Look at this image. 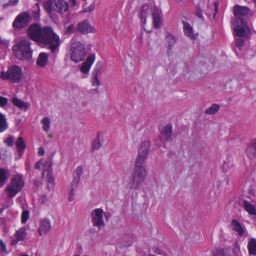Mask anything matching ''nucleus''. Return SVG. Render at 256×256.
Returning a JSON list of instances; mask_svg holds the SVG:
<instances>
[{
    "label": "nucleus",
    "mask_w": 256,
    "mask_h": 256,
    "mask_svg": "<svg viewBox=\"0 0 256 256\" xmlns=\"http://www.w3.org/2000/svg\"><path fill=\"white\" fill-rule=\"evenodd\" d=\"M246 152L248 157L250 159L256 156V140L248 147Z\"/></svg>",
    "instance_id": "5701e85b"
},
{
    "label": "nucleus",
    "mask_w": 256,
    "mask_h": 256,
    "mask_svg": "<svg viewBox=\"0 0 256 256\" xmlns=\"http://www.w3.org/2000/svg\"><path fill=\"white\" fill-rule=\"evenodd\" d=\"M16 146L18 154L20 156L23 154L26 148V144L22 136H20L18 138L16 142Z\"/></svg>",
    "instance_id": "412c9836"
},
{
    "label": "nucleus",
    "mask_w": 256,
    "mask_h": 256,
    "mask_svg": "<svg viewBox=\"0 0 256 256\" xmlns=\"http://www.w3.org/2000/svg\"><path fill=\"white\" fill-rule=\"evenodd\" d=\"M70 2L72 4V6H75L76 4V0H70Z\"/></svg>",
    "instance_id": "5fc2aeb1"
},
{
    "label": "nucleus",
    "mask_w": 256,
    "mask_h": 256,
    "mask_svg": "<svg viewBox=\"0 0 256 256\" xmlns=\"http://www.w3.org/2000/svg\"><path fill=\"white\" fill-rule=\"evenodd\" d=\"M54 0H48L45 2L44 6L47 13L50 14L54 10Z\"/></svg>",
    "instance_id": "7c9ffc66"
},
{
    "label": "nucleus",
    "mask_w": 256,
    "mask_h": 256,
    "mask_svg": "<svg viewBox=\"0 0 256 256\" xmlns=\"http://www.w3.org/2000/svg\"><path fill=\"white\" fill-rule=\"evenodd\" d=\"M95 60V56L94 54H90L86 61L82 64L80 70V72L84 74H88L92 64Z\"/></svg>",
    "instance_id": "dca6fc26"
},
{
    "label": "nucleus",
    "mask_w": 256,
    "mask_h": 256,
    "mask_svg": "<svg viewBox=\"0 0 256 256\" xmlns=\"http://www.w3.org/2000/svg\"><path fill=\"white\" fill-rule=\"evenodd\" d=\"M102 64L100 62H98L96 64L92 74V84L93 86H99L100 84L98 77V74L100 70Z\"/></svg>",
    "instance_id": "f3484780"
},
{
    "label": "nucleus",
    "mask_w": 256,
    "mask_h": 256,
    "mask_svg": "<svg viewBox=\"0 0 256 256\" xmlns=\"http://www.w3.org/2000/svg\"><path fill=\"white\" fill-rule=\"evenodd\" d=\"M8 128L6 116L0 112V132H3Z\"/></svg>",
    "instance_id": "a878e982"
},
{
    "label": "nucleus",
    "mask_w": 256,
    "mask_h": 256,
    "mask_svg": "<svg viewBox=\"0 0 256 256\" xmlns=\"http://www.w3.org/2000/svg\"><path fill=\"white\" fill-rule=\"evenodd\" d=\"M18 241L20 240L16 238V240H14L11 242V244L12 245H16L18 243Z\"/></svg>",
    "instance_id": "864d4df0"
},
{
    "label": "nucleus",
    "mask_w": 256,
    "mask_h": 256,
    "mask_svg": "<svg viewBox=\"0 0 256 256\" xmlns=\"http://www.w3.org/2000/svg\"><path fill=\"white\" fill-rule=\"evenodd\" d=\"M232 226L234 230L237 232L240 236H242L244 233V230L240 224L236 220H233L232 222Z\"/></svg>",
    "instance_id": "c85d7f7f"
},
{
    "label": "nucleus",
    "mask_w": 256,
    "mask_h": 256,
    "mask_svg": "<svg viewBox=\"0 0 256 256\" xmlns=\"http://www.w3.org/2000/svg\"><path fill=\"white\" fill-rule=\"evenodd\" d=\"M23 76L22 68L16 64L9 66L6 71L0 72V78L2 80H8L12 83H18Z\"/></svg>",
    "instance_id": "39448f33"
},
{
    "label": "nucleus",
    "mask_w": 256,
    "mask_h": 256,
    "mask_svg": "<svg viewBox=\"0 0 256 256\" xmlns=\"http://www.w3.org/2000/svg\"><path fill=\"white\" fill-rule=\"evenodd\" d=\"M30 21V16L26 12L20 13L15 18L12 23L14 29H20L26 27Z\"/></svg>",
    "instance_id": "9d476101"
},
{
    "label": "nucleus",
    "mask_w": 256,
    "mask_h": 256,
    "mask_svg": "<svg viewBox=\"0 0 256 256\" xmlns=\"http://www.w3.org/2000/svg\"><path fill=\"white\" fill-rule=\"evenodd\" d=\"M8 99L4 96H0V107L3 108L6 105Z\"/></svg>",
    "instance_id": "c03bdc74"
},
{
    "label": "nucleus",
    "mask_w": 256,
    "mask_h": 256,
    "mask_svg": "<svg viewBox=\"0 0 256 256\" xmlns=\"http://www.w3.org/2000/svg\"><path fill=\"white\" fill-rule=\"evenodd\" d=\"M4 40L0 36V44H4Z\"/></svg>",
    "instance_id": "6e6d98bb"
},
{
    "label": "nucleus",
    "mask_w": 256,
    "mask_h": 256,
    "mask_svg": "<svg viewBox=\"0 0 256 256\" xmlns=\"http://www.w3.org/2000/svg\"><path fill=\"white\" fill-rule=\"evenodd\" d=\"M18 1V0H10L9 3L12 6H15L17 4Z\"/></svg>",
    "instance_id": "603ef678"
},
{
    "label": "nucleus",
    "mask_w": 256,
    "mask_h": 256,
    "mask_svg": "<svg viewBox=\"0 0 256 256\" xmlns=\"http://www.w3.org/2000/svg\"><path fill=\"white\" fill-rule=\"evenodd\" d=\"M8 179L6 172L4 168H0V184L2 186Z\"/></svg>",
    "instance_id": "c9c22d12"
},
{
    "label": "nucleus",
    "mask_w": 256,
    "mask_h": 256,
    "mask_svg": "<svg viewBox=\"0 0 256 256\" xmlns=\"http://www.w3.org/2000/svg\"><path fill=\"white\" fill-rule=\"evenodd\" d=\"M150 144L149 141H144L141 143L138 150L136 161L144 162L148 158V154L150 152Z\"/></svg>",
    "instance_id": "9b49d317"
},
{
    "label": "nucleus",
    "mask_w": 256,
    "mask_h": 256,
    "mask_svg": "<svg viewBox=\"0 0 256 256\" xmlns=\"http://www.w3.org/2000/svg\"><path fill=\"white\" fill-rule=\"evenodd\" d=\"M48 60V54L45 52H40L38 56L36 64L37 65L43 67L46 64Z\"/></svg>",
    "instance_id": "393cba45"
},
{
    "label": "nucleus",
    "mask_w": 256,
    "mask_h": 256,
    "mask_svg": "<svg viewBox=\"0 0 256 256\" xmlns=\"http://www.w3.org/2000/svg\"><path fill=\"white\" fill-rule=\"evenodd\" d=\"M152 14L153 18V24L156 28H158L162 22V11L157 7L152 9Z\"/></svg>",
    "instance_id": "ddd939ff"
},
{
    "label": "nucleus",
    "mask_w": 256,
    "mask_h": 256,
    "mask_svg": "<svg viewBox=\"0 0 256 256\" xmlns=\"http://www.w3.org/2000/svg\"><path fill=\"white\" fill-rule=\"evenodd\" d=\"M12 102L13 105L16 106L20 110L26 112L30 106V104L27 102H24L18 98L14 97L12 100Z\"/></svg>",
    "instance_id": "6ab92c4d"
},
{
    "label": "nucleus",
    "mask_w": 256,
    "mask_h": 256,
    "mask_svg": "<svg viewBox=\"0 0 256 256\" xmlns=\"http://www.w3.org/2000/svg\"><path fill=\"white\" fill-rule=\"evenodd\" d=\"M234 164L232 161V157H230L228 158L227 160H224V162L222 168L224 172H226L228 171L229 169L232 168Z\"/></svg>",
    "instance_id": "473e14b6"
},
{
    "label": "nucleus",
    "mask_w": 256,
    "mask_h": 256,
    "mask_svg": "<svg viewBox=\"0 0 256 256\" xmlns=\"http://www.w3.org/2000/svg\"><path fill=\"white\" fill-rule=\"evenodd\" d=\"M104 214L106 218H108L106 214L104 213L102 209L98 208L94 210L90 213L91 222L92 226L97 228L99 230L104 226V222L103 218Z\"/></svg>",
    "instance_id": "6e6552de"
},
{
    "label": "nucleus",
    "mask_w": 256,
    "mask_h": 256,
    "mask_svg": "<svg viewBox=\"0 0 256 256\" xmlns=\"http://www.w3.org/2000/svg\"><path fill=\"white\" fill-rule=\"evenodd\" d=\"M24 182L22 176L16 174L12 176L10 183L6 186V190L10 198L14 197L24 188Z\"/></svg>",
    "instance_id": "423d86ee"
},
{
    "label": "nucleus",
    "mask_w": 256,
    "mask_h": 256,
    "mask_svg": "<svg viewBox=\"0 0 256 256\" xmlns=\"http://www.w3.org/2000/svg\"><path fill=\"white\" fill-rule=\"evenodd\" d=\"M4 143L8 146H12L14 142V138L12 136H8L4 140Z\"/></svg>",
    "instance_id": "ea45409f"
},
{
    "label": "nucleus",
    "mask_w": 256,
    "mask_h": 256,
    "mask_svg": "<svg viewBox=\"0 0 256 256\" xmlns=\"http://www.w3.org/2000/svg\"><path fill=\"white\" fill-rule=\"evenodd\" d=\"M73 256H80L78 254H74Z\"/></svg>",
    "instance_id": "052dcab7"
},
{
    "label": "nucleus",
    "mask_w": 256,
    "mask_h": 256,
    "mask_svg": "<svg viewBox=\"0 0 256 256\" xmlns=\"http://www.w3.org/2000/svg\"><path fill=\"white\" fill-rule=\"evenodd\" d=\"M50 120L48 117H44L41 120V124L42 125V128L44 132H48L50 128Z\"/></svg>",
    "instance_id": "f704fd0d"
},
{
    "label": "nucleus",
    "mask_w": 256,
    "mask_h": 256,
    "mask_svg": "<svg viewBox=\"0 0 256 256\" xmlns=\"http://www.w3.org/2000/svg\"><path fill=\"white\" fill-rule=\"evenodd\" d=\"M213 256H224V252L222 250L219 248H215L212 251Z\"/></svg>",
    "instance_id": "a19ab883"
},
{
    "label": "nucleus",
    "mask_w": 256,
    "mask_h": 256,
    "mask_svg": "<svg viewBox=\"0 0 256 256\" xmlns=\"http://www.w3.org/2000/svg\"><path fill=\"white\" fill-rule=\"evenodd\" d=\"M43 162V160H40L38 162H36L34 165V168L38 170L40 168L42 165L44 164L43 168H44V169H46L45 167L46 166V162L45 164H44Z\"/></svg>",
    "instance_id": "37998d69"
},
{
    "label": "nucleus",
    "mask_w": 256,
    "mask_h": 256,
    "mask_svg": "<svg viewBox=\"0 0 256 256\" xmlns=\"http://www.w3.org/2000/svg\"><path fill=\"white\" fill-rule=\"evenodd\" d=\"M152 10H151L149 6L148 5H144L142 7V9L140 10V20H143V23L144 24H146V18L148 15L152 12Z\"/></svg>",
    "instance_id": "4be33fe9"
},
{
    "label": "nucleus",
    "mask_w": 256,
    "mask_h": 256,
    "mask_svg": "<svg viewBox=\"0 0 256 256\" xmlns=\"http://www.w3.org/2000/svg\"><path fill=\"white\" fill-rule=\"evenodd\" d=\"M144 162L136 161L134 173L128 184L129 188L138 190L145 180L146 170Z\"/></svg>",
    "instance_id": "20e7f679"
},
{
    "label": "nucleus",
    "mask_w": 256,
    "mask_h": 256,
    "mask_svg": "<svg viewBox=\"0 0 256 256\" xmlns=\"http://www.w3.org/2000/svg\"><path fill=\"white\" fill-rule=\"evenodd\" d=\"M16 238L22 241L24 240L26 236V230L24 228H20L18 229L15 234Z\"/></svg>",
    "instance_id": "2f4dec72"
},
{
    "label": "nucleus",
    "mask_w": 256,
    "mask_h": 256,
    "mask_svg": "<svg viewBox=\"0 0 256 256\" xmlns=\"http://www.w3.org/2000/svg\"><path fill=\"white\" fill-rule=\"evenodd\" d=\"M69 6L68 3L64 0H54V10L60 14L68 11Z\"/></svg>",
    "instance_id": "4468645a"
},
{
    "label": "nucleus",
    "mask_w": 256,
    "mask_h": 256,
    "mask_svg": "<svg viewBox=\"0 0 256 256\" xmlns=\"http://www.w3.org/2000/svg\"><path fill=\"white\" fill-rule=\"evenodd\" d=\"M30 213L28 210H24L21 216V222L22 224H24L30 218Z\"/></svg>",
    "instance_id": "e433bc0d"
},
{
    "label": "nucleus",
    "mask_w": 256,
    "mask_h": 256,
    "mask_svg": "<svg viewBox=\"0 0 256 256\" xmlns=\"http://www.w3.org/2000/svg\"><path fill=\"white\" fill-rule=\"evenodd\" d=\"M52 134H50L48 136V137L50 138H52Z\"/></svg>",
    "instance_id": "13d9d810"
},
{
    "label": "nucleus",
    "mask_w": 256,
    "mask_h": 256,
    "mask_svg": "<svg viewBox=\"0 0 256 256\" xmlns=\"http://www.w3.org/2000/svg\"><path fill=\"white\" fill-rule=\"evenodd\" d=\"M83 172V168L80 166L77 167L74 172V179L71 183L70 186L68 190V201L72 202L74 198V191L76 187L77 184L79 183L80 180V176Z\"/></svg>",
    "instance_id": "1a4fd4ad"
},
{
    "label": "nucleus",
    "mask_w": 256,
    "mask_h": 256,
    "mask_svg": "<svg viewBox=\"0 0 256 256\" xmlns=\"http://www.w3.org/2000/svg\"><path fill=\"white\" fill-rule=\"evenodd\" d=\"M101 146V144L100 142V140L98 138V134L97 136V138L96 140H94L92 146V150H98Z\"/></svg>",
    "instance_id": "58836bf2"
},
{
    "label": "nucleus",
    "mask_w": 256,
    "mask_h": 256,
    "mask_svg": "<svg viewBox=\"0 0 256 256\" xmlns=\"http://www.w3.org/2000/svg\"><path fill=\"white\" fill-rule=\"evenodd\" d=\"M197 10L195 12V14L200 18L204 19L202 15V10L200 8L199 5H198Z\"/></svg>",
    "instance_id": "a18cd8bd"
},
{
    "label": "nucleus",
    "mask_w": 256,
    "mask_h": 256,
    "mask_svg": "<svg viewBox=\"0 0 256 256\" xmlns=\"http://www.w3.org/2000/svg\"><path fill=\"white\" fill-rule=\"evenodd\" d=\"M94 9V5L90 4L88 7L83 9V12H90Z\"/></svg>",
    "instance_id": "de8ad7c7"
},
{
    "label": "nucleus",
    "mask_w": 256,
    "mask_h": 256,
    "mask_svg": "<svg viewBox=\"0 0 256 256\" xmlns=\"http://www.w3.org/2000/svg\"><path fill=\"white\" fill-rule=\"evenodd\" d=\"M69 54L70 60L75 63L82 61L86 56L84 46L80 42H74L70 45Z\"/></svg>",
    "instance_id": "0eeeda50"
},
{
    "label": "nucleus",
    "mask_w": 256,
    "mask_h": 256,
    "mask_svg": "<svg viewBox=\"0 0 256 256\" xmlns=\"http://www.w3.org/2000/svg\"><path fill=\"white\" fill-rule=\"evenodd\" d=\"M166 40L168 45V52L171 50L172 47L176 42V40L174 35L170 33H168L166 36Z\"/></svg>",
    "instance_id": "cd10ccee"
},
{
    "label": "nucleus",
    "mask_w": 256,
    "mask_h": 256,
    "mask_svg": "<svg viewBox=\"0 0 256 256\" xmlns=\"http://www.w3.org/2000/svg\"><path fill=\"white\" fill-rule=\"evenodd\" d=\"M133 243V242L132 240H129L126 242H124L122 244V246L128 247L130 246Z\"/></svg>",
    "instance_id": "09e8293b"
},
{
    "label": "nucleus",
    "mask_w": 256,
    "mask_h": 256,
    "mask_svg": "<svg viewBox=\"0 0 256 256\" xmlns=\"http://www.w3.org/2000/svg\"><path fill=\"white\" fill-rule=\"evenodd\" d=\"M243 207L250 214L256 216V210L255 207L247 200L244 202Z\"/></svg>",
    "instance_id": "bb28decb"
},
{
    "label": "nucleus",
    "mask_w": 256,
    "mask_h": 256,
    "mask_svg": "<svg viewBox=\"0 0 256 256\" xmlns=\"http://www.w3.org/2000/svg\"><path fill=\"white\" fill-rule=\"evenodd\" d=\"M27 32L32 40L46 45L48 44V48L52 54L54 53L60 46V36L50 26L41 28L38 24H34L29 26Z\"/></svg>",
    "instance_id": "f257e3e1"
},
{
    "label": "nucleus",
    "mask_w": 256,
    "mask_h": 256,
    "mask_svg": "<svg viewBox=\"0 0 256 256\" xmlns=\"http://www.w3.org/2000/svg\"><path fill=\"white\" fill-rule=\"evenodd\" d=\"M76 30V28H75L74 25V24H72L68 26L64 30V34H70L74 32Z\"/></svg>",
    "instance_id": "4c0bfd02"
},
{
    "label": "nucleus",
    "mask_w": 256,
    "mask_h": 256,
    "mask_svg": "<svg viewBox=\"0 0 256 256\" xmlns=\"http://www.w3.org/2000/svg\"><path fill=\"white\" fill-rule=\"evenodd\" d=\"M172 126L168 124L164 126L160 130L159 136L160 140L162 142H166L172 140Z\"/></svg>",
    "instance_id": "f8f14e48"
},
{
    "label": "nucleus",
    "mask_w": 256,
    "mask_h": 256,
    "mask_svg": "<svg viewBox=\"0 0 256 256\" xmlns=\"http://www.w3.org/2000/svg\"><path fill=\"white\" fill-rule=\"evenodd\" d=\"M19 256H28L27 254H24L20 255Z\"/></svg>",
    "instance_id": "4d7b16f0"
},
{
    "label": "nucleus",
    "mask_w": 256,
    "mask_h": 256,
    "mask_svg": "<svg viewBox=\"0 0 256 256\" xmlns=\"http://www.w3.org/2000/svg\"><path fill=\"white\" fill-rule=\"evenodd\" d=\"M52 166L49 164L48 168L47 170H46L44 168L43 171H42V176H44V174L46 173V178L47 180V182L48 184V188H49L50 185H52V186H53L55 182H54V179L52 177Z\"/></svg>",
    "instance_id": "aec40b11"
},
{
    "label": "nucleus",
    "mask_w": 256,
    "mask_h": 256,
    "mask_svg": "<svg viewBox=\"0 0 256 256\" xmlns=\"http://www.w3.org/2000/svg\"><path fill=\"white\" fill-rule=\"evenodd\" d=\"M234 14L236 18L234 24V34L240 38H246L248 36V32H250V28L247 25L246 18L252 16V14L249 8L238 5L236 6L234 8Z\"/></svg>",
    "instance_id": "f03ea898"
},
{
    "label": "nucleus",
    "mask_w": 256,
    "mask_h": 256,
    "mask_svg": "<svg viewBox=\"0 0 256 256\" xmlns=\"http://www.w3.org/2000/svg\"><path fill=\"white\" fill-rule=\"evenodd\" d=\"M2 212H3V210L2 208H0V214Z\"/></svg>",
    "instance_id": "bf43d9fd"
},
{
    "label": "nucleus",
    "mask_w": 256,
    "mask_h": 256,
    "mask_svg": "<svg viewBox=\"0 0 256 256\" xmlns=\"http://www.w3.org/2000/svg\"><path fill=\"white\" fill-rule=\"evenodd\" d=\"M236 46L239 49H241L244 44V40L242 38H238L236 40Z\"/></svg>",
    "instance_id": "79ce46f5"
},
{
    "label": "nucleus",
    "mask_w": 256,
    "mask_h": 256,
    "mask_svg": "<svg viewBox=\"0 0 256 256\" xmlns=\"http://www.w3.org/2000/svg\"><path fill=\"white\" fill-rule=\"evenodd\" d=\"M0 252H6V245L2 240H0Z\"/></svg>",
    "instance_id": "49530a36"
},
{
    "label": "nucleus",
    "mask_w": 256,
    "mask_h": 256,
    "mask_svg": "<svg viewBox=\"0 0 256 256\" xmlns=\"http://www.w3.org/2000/svg\"><path fill=\"white\" fill-rule=\"evenodd\" d=\"M29 40H22L12 46V52L16 58L20 60H29L32 58L33 50L30 48Z\"/></svg>",
    "instance_id": "7ed1b4c3"
},
{
    "label": "nucleus",
    "mask_w": 256,
    "mask_h": 256,
    "mask_svg": "<svg viewBox=\"0 0 256 256\" xmlns=\"http://www.w3.org/2000/svg\"><path fill=\"white\" fill-rule=\"evenodd\" d=\"M44 154V150L42 147H40L38 150V154L40 156H42Z\"/></svg>",
    "instance_id": "8fccbe9b"
},
{
    "label": "nucleus",
    "mask_w": 256,
    "mask_h": 256,
    "mask_svg": "<svg viewBox=\"0 0 256 256\" xmlns=\"http://www.w3.org/2000/svg\"><path fill=\"white\" fill-rule=\"evenodd\" d=\"M52 229L50 221L48 219H44L40 221L38 231L40 236L48 233Z\"/></svg>",
    "instance_id": "a211bd4d"
},
{
    "label": "nucleus",
    "mask_w": 256,
    "mask_h": 256,
    "mask_svg": "<svg viewBox=\"0 0 256 256\" xmlns=\"http://www.w3.org/2000/svg\"><path fill=\"white\" fill-rule=\"evenodd\" d=\"M218 2H214V10H215V13L214 14V17L215 15L216 14V13L218 12Z\"/></svg>",
    "instance_id": "3c124183"
},
{
    "label": "nucleus",
    "mask_w": 256,
    "mask_h": 256,
    "mask_svg": "<svg viewBox=\"0 0 256 256\" xmlns=\"http://www.w3.org/2000/svg\"><path fill=\"white\" fill-rule=\"evenodd\" d=\"M220 110V106L218 104H212L211 106L205 110V113L208 114H214Z\"/></svg>",
    "instance_id": "72a5a7b5"
},
{
    "label": "nucleus",
    "mask_w": 256,
    "mask_h": 256,
    "mask_svg": "<svg viewBox=\"0 0 256 256\" xmlns=\"http://www.w3.org/2000/svg\"><path fill=\"white\" fill-rule=\"evenodd\" d=\"M183 24L184 34L186 36L190 37L191 39H195L196 36L193 34V30L192 27H191L190 24L186 22H183Z\"/></svg>",
    "instance_id": "b1692460"
},
{
    "label": "nucleus",
    "mask_w": 256,
    "mask_h": 256,
    "mask_svg": "<svg viewBox=\"0 0 256 256\" xmlns=\"http://www.w3.org/2000/svg\"><path fill=\"white\" fill-rule=\"evenodd\" d=\"M76 30L84 34L89 32H94V28L87 21H82L79 22L76 26Z\"/></svg>",
    "instance_id": "2eb2a0df"
},
{
    "label": "nucleus",
    "mask_w": 256,
    "mask_h": 256,
    "mask_svg": "<svg viewBox=\"0 0 256 256\" xmlns=\"http://www.w3.org/2000/svg\"><path fill=\"white\" fill-rule=\"evenodd\" d=\"M248 248L250 254L256 255V240L251 238L248 242Z\"/></svg>",
    "instance_id": "c756f323"
}]
</instances>
